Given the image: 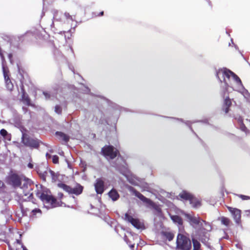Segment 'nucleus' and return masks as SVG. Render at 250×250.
<instances>
[{"label":"nucleus","mask_w":250,"mask_h":250,"mask_svg":"<svg viewBox=\"0 0 250 250\" xmlns=\"http://www.w3.org/2000/svg\"><path fill=\"white\" fill-rule=\"evenodd\" d=\"M40 197L44 204H46V206L48 208H54L61 205L59 202H57L56 200L50 195L42 193Z\"/></svg>","instance_id":"obj_3"},{"label":"nucleus","mask_w":250,"mask_h":250,"mask_svg":"<svg viewBox=\"0 0 250 250\" xmlns=\"http://www.w3.org/2000/svg\"><path fill=\"white\" fill-rule=\"evenodd\" d=\"M124 219L125 220L130 223L134 227L138 229H140L141 225L139 220L130 215L129 211L125 214Z\"/></svg>","instance_id":"obj_8"},{"label":"nucleus","mask_w":250,"mask_h":250,"mask_svg":"<svg viewBox=\"0 0 250 250\" xmlns=\"http://www.w3.org/2000/svg\"><path fill=\"white\" fill-rule=\"evenodd\" d=\"M229 211L231 213L234 220L237 224H239L241 222V211L236 208H233L230 207H227Z\"/></svg>","instance_id":"obj_7"},{"label":"nucleus","mask_w":250,"mask_h":250,"mask_svg":"<svg viewBox=\"0 0 250 250\" xmlns=\"http://www.w3.org/2000/svg\"><path fill=\"white\" fill-rule=\"evenodd\" d=\"M186 217L188 219L191 225L198 226L199 228L196 231V238L202 242H204V241H205V239L202 237L201 233H205V229L204 228V226L208 225V223L206 221L201 219L199 217L192 216L188 214H186Z\"/></svg>","instance_id":"obj_1"},{"label":"nucleus","mask_w":250,"mask_h":250,"mask_svg":"<svg viewBox=\"0 0 250 250\" xmlns=\"http://www.w3.org/2000/svg\"><path fill=\"white\" fill-rule=\"evenodd\" d=\"M56 135L60 138V139H61L62 140L66 141L68 140L67 136L62 132H57Z\"/></svg>","instance_id":"obj_22"},{"label":"nucleus","mask_w":250,"mask_h":250,"mask_svg":"<svg viewBox=\"0 0 250 250\" xmlns=\"http://www.w3.org/2000/svg\"><path fill=\"white\" fill-rule=\"evenodd\" d=\"M171 220L179 225H182L183 223V219L181 217L178 215H172L170 216Z\"/></svg>","instance_id":"obj_17"},{"label":"nucleus","mask_w":250,"mask_h":250,"mask_svg":"<svg viewBox=\"0 0 250 250\" xmlns=\"http://www.w3.org/2000/svg\"><path fill=\"white\" fill-rule=\"evenodd\" d=\"M146 229V227L143 223H142V230Z\"/></svg>","instance_id":"obj_31"},{"label":"nucleus","mask_w":250,"mask_h":250,"mask_svg":"<svg viewBox=\"0 0 250 250\" xmlns=\"http://www.w3.org/2000/svg\"><path fill=\"white\" fill-rule=\"evenodd\" d=\"M37 210H33V211L34 212V211H37Z\"/></svg>","instance_id":"obj_39"},{"label":"nucleus","mask_w":250,"mask_h":250,"mask_svg":"<svg viewBox=\"0 0 250 250\" xmlns=\"http://www.w3.org/2000/svg\"><path fill=\"white\" fill-rule=\"evenodd\" d=\"M58 186L68 193L75 194L76 195L81 194L83 189V187L79 185H77L74 188H71V187L62 183L58 184Z\"/></svg>","instance_id":"obj_5"},{"label":"nucleus","mask_w":250,"mask_h":250,"mask_svg":"<svg viewBox=\"0 0 250 250\" xmlns=\"http://www.w3.org/2000/svg\"><path fill=\"white\" fill-rule=\"evenodd\" d=\"M234 80L236 81L237 84L242 85V83L239 77L234 73H232V76Z\"/></svg>","instance_id":"obj_24"},{"label":"nucleus","mask_w":250,"mask_h":250,"mask_svg":"<svg viewBox=\"0 0 250 250\" xmlns=\"http://www.w3.org/2000/svg\"><path fill=\"white\" fill-rule=\"evenodd\" d=\"M43 93H44V95L45 96V97H46V98H47V94L46 93H45V92H44Z\"/></svg>","instance_id":"obj_36"},{"label":"nucleus","mask_w":250,"mask_h":250,"mask_svg":"<svg viewBox=\"0 0 250 250\" xmlns=\"http://www.w3.org/2000/svg\"><path fill=\"white\" fill-rule=\"evenodd\" d=\"M149 189L150 188L149 185L147 183L142 181V191H148Z\"/></svg>","instance_id":"obj_25"},{"label":"nucleus","mask_w":250,"mask_h":250,"mask_svg":"<svg viewBox=\"0 0 250 250\" xmlns=\"http://www.w3.org/2000/svg\"><path fill=\"white\" fill-rule=\"evenodd\" d=\"M192 242L193 243V250H200L201 244L195 238L192 236Z\"/></svg>","instance_id":"obj_18"},{"label":"nucleus","mask_w":250,"mask_h":250,"mask_svg":"<svg viewBox=\"0 0 250 250\" xmlns=\"http://www.w3.org/2000/svg\"><path fill=\"white\" fill-rule=\"evenodd\" d=\"M21 248L22 250H27L25 247L21 246Z\"/></svg>","instance_id":"obj_34"},{"label":"nucleus","mask_w":250,"mask_h":250,"mask_svg":"<svg viewBox=\"0 0 250 250\" xmlns=\"http://www.w3.org/2000/svg\"><path fill=\"white\" fill-rule=\"evenodd\" d=\"M162 235L168 240L169 241H171L174 237V234L173 232L167 231H162L161 232Z\"/></svg>","instance_id":"obj_16"},{"label":"nucleus","mask_w":250,"mask_h":250,"mask_svg":"<svg viewBox=\"0 0 250 250\" xmlns=\"http://www.w3.org/2000/svg\"><path fill=\"white\" fill-rule=\"evenodd\" d=\"M189 203L193 208H197L202 205L201 200L195 197L193 195L189 200Z\"/></svg>","instance_id":"obj_14"},{"label":"nucleus","mask_w":250,"mask_h":250,"mask_svg":"<svg viewBox=\"0 0 250 250\" xmlns=\"http://www.w3.org/2000/svg\"><path fill=\"white\" fill-rule=\"evenodd\" d=\"M55 111L56 113L60 114L61 112V109L59 106H56Z\"/></svg>","instance_id":"obj_30"},{"label":"nucleus","mask_w":250,"mask_h":250,"mask_svg":"<svg viewBox=\"0 0 250 250\" xmlns=\"http://www.w3.org/2000/svg\"><path fill=\"white\" fill-rule=\"evenodd\" d=\"M240 128L242 131H243L246 133H247L249 132V130H248L247 127L246 126V125H245V124L243 123V119H241V124L240 125Z\"/></svg>","instance_id":"obj_23"},{"label":"nucleus","mask_w":250,"mask_h":250,"mask_svg":"<svg viewBox=\"0 0 250 250\" xmlns=\"http://www.w3.org/2000/svg\"><path fill=\"white\" fill-rule=\"evenodd\" d=\"M48 174H50L53 180L56 181V176L55 175V174L53 171H52L51 170H49L48 171V172H45V173H43L42 175V177H43V178L44 179H45L46 175H48Z\"/></svg>","instance_id":"obj_20"},{"label":"nucleus","mask_w":250,"mask_h":250,"mask_svg":"<svg viewBox=\"0 0 250 250\" xmlns=\"http://www.w3.org/2000/svg\"><path fill=\"white\" fill-rule=\"evenodd\" d=\"M232 103L230 99L227 97L225 98L223 106V110L224 111L225 114L228 113L230 107L231 106Z\"/></svg>","instance_id":"obj_12"},{"label":"nucleus","mask_w":250,"mask_h":250,"mask_svg":"<svg viewBox=\"0 0 250 250\" xmlns=\"http://www.w3.org/2000/svg\"><path fill=\"white\" fill-rule=\"evenodd\" d=\"M108 195L109 196V197L113 200V201H115V200H117L119 197V195L118 193V192H117L116 190H115V189H112L109 193H108Z\"/></svg>","instance_id":"obj_19"},{"label":"nucleus","mask_w":250,"mask_h":250,"mask_svg":"<svg viewBox=\"0 0 250 250\" xmlns=\"http://www.w3.org/2000/svg\"><path fill=\"white\" fill-rule=\"evenodd\" d=\"M103 14H104V12H102L101 13V15H102H102H103Z\"/></svg>","instance_id":"obj_38"},{"label":"nucleus","mask_w":250,"mask_h":250,"mask_svg":"<svg viewBox=\"0 0 250 250\" xmlns=\"http://www.w3.org/2000/svg\"><path fill=\"white\" fill-rule=\"evenodd\" d=\"M239 197L241 198L242 200H249L250 199V197L246 195H239Z\"/></svg>","instance_id":"obj_29"},{"label":"nucleus","mask_w":250,"mask_h":250,"mask_svg":"<svg viewBox=\"0 0 250 250\" xmlns=\"http://www.w3.org/2000/svg\"><path fill=\"white\" fill-rule=\"evenodd\" d=\"M241 119H242L241 118H240L238 119V121H239V122H240V124H241Z\"/></svg>","instance_id":"obj_37"},{"label":"nucleus","mask_w":250,"mask_h":250,"mask_svg":"<svg viewBox=\"0 0 250 250\" xmlns=\"http://www.w3.org/2000/svg\"><path fill=\"white\" fill-rule=\"evenodd\" d=\"M52 161L54 164H57L59 162V157L57 155H54L52 157Z\"/></svg>","instance_id":"obj_27"},{"label":"nucleus","mask_w":250,"mask_h":250,"mask_svg":"<svg viewBox=\"0 0 250 250\" xmlns=\"http://www.w3.org/2000/svg\"><path fill=\"white\" fill-rule=\"evenodd\" d=\"M220 220H221V223L227 227L229 226L230 223V219L226 217H221Z\"/></svg>","instance_id":"obj_21"},{"label":"nucleus","mask_w":250,"mask_h":250,"mask_svg":"<svg viewBox=\"0 0 250 250\" xmlns=\"http://www.w3.org/2000/svg\"><path fill=\"white\" fill-rule=\"evenodd\" d=\"M28 167H30V168H32L33 167V165L31 164H28Z\"/></svg>","instance_id":"obj_33"},{"label":"nucleus","mask_w":250,"mask_h":250,"mask_svg":"<svg viewBox=\"0 0 250 250\" xmlns=\"http://www.w3.org/2000/svg\"><path fill=\"white\" fill-rule=\"evenodd\" d=\"M65 16H66V17L67 18H69V17H70V15H69V14L68 13H65Z\"/></svg>","instance_id":"obj_32"},{"label":"nucleus","mask_w":250,"mask_h":250,"mask_svg":"<svg viewBox=\"0 0 250 250\" xmlns=\"http://www.w3.org/2000/svg\"><path fill=\"white\" fill-rule=\"evenodd\" d=\"M246 212L248 213V214H250V209L248 210H247Z\"/></svg>","instance_id":"obj_35"},{"label":"nucleus","mask_w":250,"mask_h":250,"mask_svg":"<svg viewBox=\"0 0 250 250\" xmlns=\"http://www.w3.org/2000/svg\"><path fill=\"white\" fill-rule=\"evenodd\" d=\"M0 134L3 136V137H5L7 135V132L6 130L4 129H2L0 130Z\"/></svg>","instance_id":"obj_28"},{"label":"nucleus","mask_w":250,"mask_h":250,"mask_svg":"<svg viewBox=\"0 0 250 250\" xmlns=\"http://www.w3.org/2000/svg\"><path fill=\"white\" fill-rule=\"evenodd\" d=\"M9 180L11 184L14 187L20 186L21 184L20 178L16 174L12 175L10 177Z\"/></svg>","instance_id":"obj_13"},{"label":"nucleus","mask_w":250,"mask_h":250,"mask_svg":"<svg viewBox=\"0 0 250 250\" xmlns=\"http://www.w3.org/2000/svg\"><path fill=\"white\" fill-rule=\"evenodd\" d=\"M5 79L6 80V85L7 87L8 88L9 90H12L13 88V84L11 83V82L9 81L8 82V79H6V76H5Z\"/></svg>","instance_id":"obj_26"},{"label":"nucleus","mask_w":250,"mask_h":250,"mask_svg":"<svg viewBox=\"0 0 250 250\" xmlns=\"http://www.w3.org/2000/svg\"><path fill=\"white\" fill-rule=\"evenodd\" d=\"M142 202L149 208H151L155 209H157L158 207L152 200L147 198L142 194Z\"/></svg>","instance_id":"obj_10"},{"label":"nucleus","mask_w":250,"mask_h":250,"mask_svg":"<svg viewBox=\"0 0 250 250\" xmlns=\"http://www.w3.org/2000/svg\"><path fill=\"white\" fill-rule=\"evenodd\" d=\"M102 152L104 156L110 159L114 158L118 153V151L112 146H105L102 149Z\"/></svg>","instance_id":"obj_6"},{"label":"nucleus","mask_w":250,"mask_h":250,"mask_svg":"<svg viewBox=\"0 0 250 250\" xmlns=\"http://www.w3.org/2000/svg\"><path fill=\"white\" fill-rule=\"evenodd\" d=\"M7 138V139H8L9 140H10V138Z\"/></svg>","instance_id":"obj_40"},{"label":"nucleus","mask_w":250,"mask_h":250,"mask_svg":"<svg viewBox=\"0 0 250 250\" xmlns=\"http://www.w3.org/2000/svg\"><path fill=\"white\" fill-rule=\"evenodd\" d=\"M95 190L97 193L102 194L104 190V182L100 179H98L95 184Z\"/></svg>","instance_id":"obj_11"},{"label":"nucleus","mask_w":250,"mask_h":250,"mask_svg":"<svg viewBox=\"0 0 250 250\" xmlns=\"http://www.w3.org/2000/svg\"><path fill=\"white\" fill-rule=\"evenodd\" d=\"M22 142L25 146L32 147L37 148L39 146L38 142L33 139L24 137L22 139Z\"/></svg>","instance_id":"obj_9"},{"label":"nucleus","mask_w":250,"mask_h":250,"mask_svg":"<svg viewBox=\"0 0 250 250\" xmlns=\"http://www.w3.org/2000/svg\"><path fill=\"white\" fill-rule=\"evenodd\" d=\"M191 242L188 237L182 233H178L176 238V249L178 250H191Z\"/></svg>","instance_id":"obj_2"},{"label":"nucleus","mask_w":250,"mask_h":250,"mask_svg":"<svg viewBox=\"0 0 250 250\" xmlns=\"http://www.w3.org/2000/svg\"><path fill=\"white\" fill-rule=\"evenodd\" d=\"M62 194H60V196H62Z\"/></svg>","instance_id":"obj_41"},{"label":"nucleus","mask_w":250,"mask_h":250,"mask_svg":"<svg viewBox=\"0 0 250 250\" xmlns=\"http://www.w3.org/2000/svg\"><path fill=\"white\" fill-rule=\"evenodd\" d=\"M192 195L193 194H192L191 193L188 192L186 191L183 190L179 194L178 196L182 199L186 201L188 200L189 201Z\"/></svg>","instance_id":"obj_15"},{"label":"nucleus","mask_w":250,"mask_h":250,"mask_svg":"<svg viewBox=\"0 0 250 250\" xmlns=\"http://www.w3.org/2000/svg\"><path fill=\"white\" fill-rule=\"evenodd\" d=\"M232 73H233L232 71L226 68H224L223 69L218 70L216 72V76L220 81L221 83H222L223 81L226 85H228V84L224 77H226L229 79L231 76H232Z\"/></svg>","instance_id":"obj_4"}]
</instances>
